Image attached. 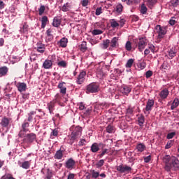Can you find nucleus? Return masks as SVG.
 <instances>
[{"mask_svg": "<svg viewBox=\"0 0 179 179\" xmlns=\"http://www.w3.org/2000/svg\"><path fill=\"white\" fill-rule=\"evenodd\" d=\"M125 48L127 51H131L132 50V43H131V41H127L125 45Z\"/></svg>", "mask_w": 179, "mask_h": 179, "instance_id": "46", "label": "nucleus"}, {"mask_svg": "<svg viewBox=\"0 0 179 179\" xmlns=\"http://www.w3.org/2000/svg\"><path fill=\"white\" fill-rule=\"evenodd\" d=\"M157 2V0H148V6H153Z\"/></svg>", "mask_w": 179, "mask_h": 179, "instance_id": "56", "label": "nucleus"}, {"mask_svg": "<svg viewBox=\"0 0 179 179\" xmlns=\"http://www.w3.org/2000/svg\"><path fill=\"white\" fill-rule=\"evenodd\" d=\"M145 47H146V43L143 40V38H139V41L138 43V50L142 52L145 50Z\"/></svg>", "mask_w": 179, "mask_h": 179, "instance_id": "10", "label": "nucleus"}, {"mask_svg": "<svg viewBox=\"0 0 179 179\" xmlns=\"http://www.w3.org/2000/svg\"><path fill=\"white\" fill-rule=\"evenodd\" d=\"M41 29H45V26H47V23H48V22H50L48 20V17H47V15H44L41 18Z\"/></svg>", "mask_w": 179, "mask_h": 179, "instance_id": "21", "label": "nucleus"}, {"mask_svg": "<svg viewBox=\"0 0 179 179\" xmlns=\"http://www.w3.org/2000/svg\"><path fill=\"white\" fill-rule=\"evenodd\" d=\"M171 160V157H170L169 155H166L164 158V162L166 164V166H167V164H170V162Z\"/></svg>", "mask_w": 179, "mask_h": 179, "instance_id": "50", "label": "nucleus"}, {"mask_svg": "<svg viewBox=\"0 0 179 179\" xmlns=\"http://www.w3.org/2000/svg\"><path fill=\"white\" fill-rule=\"evenodd\" d=\"M134 61L135 60L134 59H129L125 65L126 68H131L132 65H134Z\"/></svg>", "mask_w": 179, "mask_h": 179, "instance_id": "42", "label": "nucleus"}, {"mask_svg": "<svg viewBox=\"0 0 179 179\" xmlns=\"http://www.w3.org/2000/svg\"><path fill=\"white\" fill-rule=\"evenodd\" d=\"M79 48L82 52H86V51H87V43L86 41H83L79 45Z\"/></svg>", "mask_w": 179, "mask_h": 179, "instance_id": "28", "label": "nucleus"}, {"mask_svg": "<svg viewBox=\"0 0 179 179\" xmlns=\"http://www.w3.org/2000/svg\"><path fill=\"white\" fill-rule=\"evenodd\" d=\"M20 167L24 169V170H29L30 169V166L31 163L30 161H24V162H18Z\"/></svg>", "mask_w": 179, "mask_h": 179, "instance_id": "13", "label": "nucleus"}, {"mask_svg": "<svg viewBox=\"0 0 179 179\" xmlns=\"http://www.w3.org/2000/svg\"><path fill=\"white\" fill-rule=\"evenodd\" d=\"M176 50L175 49H171L169 52V55L171 58H174V57H176Z\"/></svg>", "mask_w": 179, "mask_h": 179, "instance_id": "47", "label": "nucleus"}, {"mask_svg": "<svg viewBox=\"0 0 179 179\" xmlns=\"http://www.w3.org/2000/svg\"><path fill=\"white\" fill-rule=\"evenodd\" d=\"M140 12L142 15H147L148 14V7L145 4H142L141 7Z\"/></svg>", "mask_w": 179, "mask_h": 179, "instance_id": "37", "label": "nucleus"}, {"mask_svg": "<svg viewBox=\"0 0 179 179\" xmlns=\"http://www.w3.org/2000/svg\"><path fill=\"white\" fill-rule=\"evenodd\" d=\"M62 100V96H61V94L57 93L55 96V99L52 100L55 103H61V101Z\"/></svg>", "mask_w": 179, "mask_h": 179, "instance_id": "32", "label": "nucleus"}, {"mask_svg": "<svg viewBox=\"0 0 179 179\" xmlns=\"http://www.w3.org/2000/svg\"><path fill=\"white\" fill-rule=\"evenodd\" d=\"M106 132L108 134H114L115 132V127L111 124H108L106 127Z\"/></svg>", "mask_w": 179, "mask_h": 179, "instance_id": "30", "label": "nucleus"}, {"mask_svg": "<svg viewBox=\"0 0 179 179\" xmlns=\"http://www.w3.org/2000/svg\"><path fill=\"white\" fill-rule=\"evenodd\" d=\"M165 170H166V171H171V170L177 171V170H179L178 158H177L176 157H172L171 158L170 163L165 165Z\"/></svg>", "mask_w": 179, "mask_h": 179, "instance_id": "2", "label": "nucleus"}, {"mask_svg": "<svg viewBox=\"0 0 179 179\" xmlns=\"http://www.w3.org/2000/svg\"><path fill=\"white\" fill-rule=\"evenodd\" d=\"M103 166H104V159H101L96 164V169H100V167H103Z\"/></svg>", "mask_w": 179, "mask_h": 179, "instance_id": "45", "label": "nucleus"}, {"mask_svg": "<svg viewBox=\"0 0 179 179\" xmlns=\"http://www.w3.org/2000/svg\"><path fill=\"white\" fill-rule=\"evenodd\" d=\"M176 136V132H171L167 134L166 138L173 139Z\"/></svg>", "mask_w": 179, "mask_h": 179, "instance_id": "54", "label": "nucleus"}, {"mask_svg": "<svg viewBox=\"0 0 179 179\" xmlns=\"http://www.w3.org/2000/svg\"><path fill=\"white\" fill-rule=\"evenodd\" d=\"M162 69L167 70L170 68V65H169V63L167 62H164L162 65L161 66Z\"/></svg>", "mask_w": 179, "mask_h": 179, "instance_id": "48", "label": "nucleus"}, {"mask_svg": "<svg viewBox=\"0 0 179 179\" xmlns=\"http://www.w3.org/2000/svg\"><path fill=\"white\" fill-rule=\"evenodd\" d=\"M16 87L17 88L18 92H26V90L27 89V85L24 83H18L16 85Z\"/></svg>", "mask_w": 179, "mask_h": 179, "instance_id": "9", "label": "nucleus"}, {"mask_svg": "<svg viewBox=\"0 0 179 179\" xmlns=\"http://www.w3.org/2000/svg\"><path fill=\"white\" fill-rule=\"evenodd\" d=\"M8 71L9 69H8L6 66L0 67V78H2V76H6Z\"/></svg>", "mask_w": 179, "mask_h": 179, "instance_id": "20", "label": "nucleus"}, {"mask_svg": "<svg viewBox=\"0 0 179 179\" xmlns=\"http://www.w3.org/2000/svg\"><path fill=\"white\" fill-rule=\"evenodd\" d=\"M155 30L157 33V38H163L164 36H166L167 33V30L166 29V27H161L160 25H157L155 27Z\"/></svg>", "mask_w": 179, "mask_h": 179, "instance_id": "4", "label": "nucleus"}, {"mask_svg": "<svg viewBox=\"0 0 179 179\" xmlns=\"http://www.w3.org/2000/svg\"><path fill=\"white\" fill-rule=\"evenodd\" d=\"M54 38L53 36H49L45 37V41L46 43H51Z\"/></svg>", "mask_w": 179, "mask_h": 179, "instance_id": "58", "label": "nucleus"}, {"mask_svg": "<svg viewBox=\"0 0 179 179\" xmlns=\"http://www.w3.org/2000/svg\"><path fill=\"white\" fill-rule=\"evenodd\" d=\"M96 76L98 78H100V79H101V78H103L104 76V72L103 71V70H99L96 71Z\"/></svg>", "mask_w": 179, "mask_h": 179, "instance_id": "53", "label": "nucleus"}, {"mask_svg": "<svg viewBox=\"0 0 179 179\" xmlns=\"http://www.w3.org/2000/svg\"><path fill=\"white\" fill-rule=\"evenodd\" d=\"M46 177H50V178H52V171L51 170H50V169H47Z\"/></svg>", "mask_w": 179, "mask_h": 179, "instance_id": "61", "label": "nucleus"}, {"mask_svg": "<svg viewBox=\"0 0 179 179\" xmlns=\"http://www.w3.org/2000/svg\"><path fill=\"white\" fill-rule=\"evenodd\" d=\"M55 108V103L54 101H51L50 103H48V108L49 110L50 114H52Z\"/></svg>", "mask_w": 179, "mask_h": 179, "instance_id": "23", "label": "nucleus"}, {"mask_svg": "<svg viewBox=\"0 0 179 179\" xmlns=\"http://www.w3.org/2000/svg\"><path fill=\"white\" fill-rule=\"evenodd\" d=\"M0 124L3 128H7L9 126V119L8 117H3Z\"/></svg>", "mask_w": 179, "mask_h": 179, "instance_id": "22", "label": "nucleus"}, {"mask_svg": "<svg viewBox=\"0 0 179 179\" xmlns=\"http://www.w3.org/2000/svg\"><path fill=\"white\" fill-rule=\"evenodd\" d=\"M100 176V173L99 172H96L94 170L92 171V178H98V177Z\"/></svg>", "mask_w": 179, "mask_h": 179, "instance_id": "51", "label": "nucleus"}, {"mask_svg": "<svg viewBox=\"0 0 179 179\" xmlns=\"http://www.w3.org/2000/svg\"><path fill=\"white\" fill-rule=\"evenodd\" d=\"M57 45L59 47L65 48L68 45V38H62L58 43Z\"/></svg>", "mask_w": 179, "mask_h": 179, "instance_id": "15", "label": "nucleus"}, {"mask_svg": "<svg viewBox=\"0 0 179 179\" xmlns=\"http://www.w3.org/2000/svg\"><path fill=\"white\" fill-rule=\"evenodd\" d=\"M99 90H100V85L96 83H92L86 87L87 93H97Z\"/></svg>", "mask_w": 179, "mask_h": 179, "instance_id": "3", "label": "nucleus"}, {"mask_svg": "<svg viewBox=\"0 0 179 179\" xmlns=\"http://www.w3.org/2000/svg\"><path fill=\"white\" fill-rule=\"evenodd\" d=\"M28 131L26 130H23V129H20L19 134H18V136L20 138H26V133H27Z\"/></svg>", "mask_w": 179, "mask_h": 179, "instance_id": "43", "label": "nucleus"}, {"mask_svg": "<svg viewBox=\"0 0 179 179\" xmlns=\"http://www.w3.org/2000/svg\"><path fill=\"white\" fill-rule=\"evenodd\" d=\"M118 45V37H114L112 38L111 41H110V48H117Z\"/></svg>", "mask_w": 179, "mask_h": 179, "instance_id": "14", "label": "nucleus"}, {"mask_svg": "<svg viewBox=\"0 0 179 179\" xmlns=\"http://www.w3.org/2000/svg\"><path fill=\"white\" fill-rule=\"evenodd\" d=\"M110 46V39H106L103 41L102 48L103 50H107Z\"/></svg>", "mask_w": 179, "mask_h": 179, "instance_id": "33", "label": "nucleus"}, {"mask_svg": "<svg viewBox=\"0 0 179 179\" xmlns=\"http://www.w3.org/2000/svg\"><path fill=\"white\" fill-rule=\"evenodd\" d=\"M30 127V124H29V122H25L22 124V127L21 129L24 130V131H27L29 132V127Z\"/></svg>", "mask_w": 179, "mask_h": 179, "instance_id": "39", "label": "nucleus"}, {"mask_svg": "<svg viewBox=\"0 0 179 179\" xmlns=\"http://www.w3.org/2000/svg\"><path fill=\"white\" fill-rule=\"evenodd\" d=\"M173 146V141H170L167 143L165 146V149H170Z\"/></svg>", "mask_w": 179, "mask_h": 179, "instance_id": "59", "label": "nucleus"}, {"mask_svg": "<svg viewBox=\"0 0 179 179\" xmlns=\"http://www.w3.org/2000/svg\"><path fill=\"white\" fill-rule=\"evenodd\" d=\"M86 76V71H83L80 73L77 78L76 83L77 85H82L85 82V77Z\"/></svg>", "mask_w": 179, "mask_h": 179, "instance_id": "7", "label": "nucleus"}, {"mask_svg": "<svg viewBox=\"0 0 179 179\" xmlns=\"http://www.w3.org/2000/svg\"><path fill=\"white\" fill-rule=\"evenodd\" d=\"M82 127L77 126L71 132V135L69 136L71 145H73L76 141H78L82 136Z\"/></svg>", "mask_w": 179, "mask_h": 179, "instance_id": "1", "label": "nucleus"}, {"mask_svg": "<svg viewBox=\"0 0 179 179\" xmlns=\"http://www.w3.org/2000/svg\"><path fill=\"white\" fill-rule=\"evenodd\" d=\"M99 150H100V148L99 147V144L97 143H94L91 145V152H92V153H97V152H99Z\"/></svg>", "mask_w": 179, "mask_h": 179, "instance_id": "27", "label": "nucleus"}, {"mask_svg": "<svg viewBox=\"0 0 179 179\" xmlns=\"http://www.w3.org/2000/svg\"><path fill=\"white\" fill-rule=\"evenodd\" d=\"M171 3L173 6H177L179 3V0H171Z\"/></svg>", "mask_w": 179, "mask_h": 179, "instance_id": "63", "label": "nucleus"}, {"mask_svg": "<svg viewBox=\"0 0 179 179\" xmlns=\"http://www.w3.org/2000/svg\"><path fill=\"white\" fill-rule=\"evenodd\" d=\"M150 160H152V156H150V155L144 157L145 163H149L150 162Z\"/></svg>", "mask_w": 179, "mask_h": 179, "instance_id": "62", "label": "nucleus"}, {"mask_svg": "<svg viewBox=\"0 0 179 179\" xmlns=\"http://www.w3.org/2000/svg\"><path fill=\"white\" fill-rule=\"evenodd\" d=\"M116 170L121 174H125V173H131V171H132V168L127 165L120 164L116 166Z\"/></svg>", "mask_w": 179, "mask_h": 179, "instance_id": "5", "label": "nucleus"}, {"mask_svg": "<svg viewBox=\"0 0 179 179\" xmlns=\"http://www.w3.org/2000/svg\"><path fill=\"white\" fill-rule=\"evenodd\" d=\"M153 106H155V101L153 99H148L145 106V111H152Z\"/></svg>", "mask_w": 179, "mask_h": 179, "instance_id": "12", "label": "nucleus"}, {"mask_svg": "<svg viewBox=\"0 0 179 179\" xmlns=\"http://www.w3.org/2000/svg\"><path fill=\"white\" fill-rule=\"evenodd\" d=\"M136 149L138 152H143V150H145V149H146V146L143 143H139L137 145Z\"/></svg>", "mask_w": 179, "mask_h": 179, "instance_id": "36", "label": "nucleus"}, {"mask_svg": "<svg viewBox=\"0 0 179 179\" xmlns=\"http://www.w3.org/2000/svg\"><path fill=\"white\" fill-rule=\"evenodd\" d=\"M101 10H102L101 7L97 8L96 10L95 15H96V16L101 15V13H103Z\"/></svg>", "mask_w": 179, "mask_h": 179, "instance_id": "57", "label": "nucleus"}, {"mask_svg": "<svg viewBox=\"0 0 179 179\" xmlns=\"http://www.w3.org/2000/svg\"><path fill=\"white\" fill-rule=\"evenodd\" d=\"M51 136H58V130L57 129H55L51 132Z\"/></svg>", "mask_w": 179, "mask_h": 179, "instance_id": "60", "label": "nucleus"}, {"mask_svg": "<svg viewBox=\"0 0 179 179\" xmlns=\"http://www.w3.org/2000/svg\"><path fill=\"white\" fill-rule=\"evenodd\" d=\"M131 87L125 85L122 87L120 91L123 94H125L126 96H128V94H129V93H131Z\"/></svg>", "mask_w": 179, "mask_h": 179, "instance_id": "19", "label": "nucleus"}, {"mask_svg": "<svg viewBox=\"0 0 179 179\" xmlns=\"http://www.w3.org/2000/svg\"><path fill=\"white\" fill-rule=\"evenodd\" d=\"M86 143V140L81 138L80 141L78 142V146H83L85 143Z\"/></svg>", "mask_w": 179, "mask_h": 179, "instance_id": "64", "label": "nucleus"}, {"mask_svg": "<svg viewBox=\"0 0 179 179\" xmlns=\"http://www.w3.org/2000/svg\"><path fill=\"white\" fill-rule=\"evenodd\" d=\"M153 75V71L149 70L145 73V78L149 79V78L152 77Z\"/></svg>", "mask_w": 179, "mask_h": 179, "instance_id": "55", "label": "nucleus"}, {"mask_svg": "<svg viewBox=\"0 0 179 179\" xmlns=\"http://www.w3.org/2000/svg\"><path fill=\"white\" fill-rule=\"evenodd\" d=\"M110 26H111V27H113V29H115V27H118V26H120V23H118L115 20V19L110 20Z\"/></svg>", "mask_w": 179, "mask_h": 179, "instance_id": "35", "label": "nucleus"}, {"mask_svg": "<svg viewBox=\"0 0 179 179\" xmlns=\"http://www.w3.org/2000/svg\"><path fill=\"white\" fill-rule=\"evenodd\" d=\"M103 34V31L100 29H94L92 31L93 36H99V34Z\"/></svg>", "mask_w": 179, "mask_h": 179, "instance_id": "49", "label": "nucleus"}, {"mask_svg": "<svg viewBox=\"0 0 179 179\" xmlns=\"http://www.w3.org/2000/svg\"><path fill=\"white\" fill-rule=\"evenodd\" d=\"M75 166V160H73L72 158H70L66 163V169H69L70 170H72L73 169V166Z\"/></svg>", "mask_w": 179, "mask_h": 179, "instance_id": "17", "label": "nucleus"}, {"mask_svg": "<svg viewBox=\"0 0 179 179\" xmlns=\"http://www.w3.org/2000/svg\"><path fill=\"white\" fill-rule=\"evenodd\" d=\"M45 10V6H41V7L38 9V12H39L38 15H39V16H41L43 15V13H44Z\"/></svg>", "mask_w": 179, "mask_h": 179, "instance_id": "52", "label": "nucleus"}, {"mask_svg": "<svg viewBox=\"0 0 179 179\" xmlns=\"http://www.w3.org/2000/svg\"><path fill=\"white\" fill-rule=\"evenodd\" d=\"M61 17H55L52 22L53 27H59L61 26Z\"/></svg>", "mask_w": 179, "mask_h": 179, "instance_id": "16", "label": "nucleus"}, {"mask_svg": "<svg viewBox=\"0 0 179 179\" xmlns=\"http://www.w3.org/2000/svg\"><path fill=\"white\" fill-rule=\"evenodd\" d=\"M49 60L52 62V65H55V64L58 63V58L54 55L50 57Z\"/></svg>", "mask_w": 179, "mask_h": 179, "instance_id": "38", "label": "nucleus"}, {"mask_svg": "<svg viewBox=\"0 0 179 179\" xmlns=\"http://www.w3.org/2000/svg\"><path fill=\"white\" fill-rule=\"evenodd\" d=\"M179 105V100L178 99L176 98L171 106V110H175V108H177V107H178Z\"/></svg>", "mask_w": 179, "mask_h": 179, "instance_id": "31", "label": "nucleus"}, {"mask_svg": "<svg viewBox=\"0 0 179 179\" xmlns=\"http://www.w3.org/2000/svg\"><path fill=\"white\" fill-rule=\"evenodd\" d=\"M138 122L139 127H143V124H145V116H143V115H138Z\"/></svg>", "mask_w": 179, "mask_h": 179, "instance_id": "29", "label": "nucleus"}, {"mask_svg": "<svg viewBox=\"0 0 179 179\" xmlns=\"http://www.w3.org/2000/svg\"><path fill=\"white\" fill-rule=\"evenodd\" d=\"M36 50L38 52H40L41 54H43V52H45V45L43 44L41 42H38L36 44Z\"/></svg>", "mask_w": 179, "mask_h": 179, "instance_id": "11", "label": "nucleus"}, {"mask_svg": "<svg viewBox=\"0 0 179 179\" xmlns=\"http://www.w3.org/2000/svg\"><path fill=\"white\" fill-rule=\"evenodd\" d=\"M65 85H66L65 82H62L59 83L57 86L58 89H59V92L63 96H65V94H66V87H65Z\"/></svg>", "mask_w": 179, "mask_h": 179, "instance_id": "8", "label": "nucleus"}, {"mask_svg": "<svg viewBox=\"0 0 179 179\" xmlns=\"http://www.w3.org/2000/svg\"><path fill=\"white\" fill-rule=\"evenodd\" d=\"M124 9V6H122V4L119 3L116 6L115 10L117 13H121L122 12V10Z\"/></svg>", "mask_w": 179, "mask_h": 179, "instance_id": "41", "label": "nucleus"}, {"mask_svg": "<svg viewBox=\"0 0 179 179\" xmlns=\"http://www.w3.org/2000/svg\"><path fill=\"white\" fill-rule=\"evenodd\" d=\"M43 66L45 69H51L52 68V62L50 61V59H45Z\"/></svg>", "mask_w": 179, "mask_h": 179, "instance_id": "18", "label": "nucleus"}, {"mask_svg": "<svg viewBox=\"0 0 179 179\" xmlns=\"http://www.w3.org/2000/svg\"><path fill=\"white\" fill-rule=\"evenodd\" d=\"M72 9V6L69 3H66L62 7V12H69Z\"/></svg>", "mask_w": 179, "mask_h": 179, "instance_id": "25", "label": "nucleus"}, {"mask_svg": "<svg viewBox=\"0 0 179 179\" xmlns=\"http://www.w3.org/2000/svg\"><path fill=\"white\" fill-rule=\"evenodd\" d=\"M37 139V136L34 133L28 134L26 137L23 139L24 142L27 141V143H33L34 141Z\"/></svg>", "mask_w": 179, "mask_h": 179, "instance_id": "6", "label": "nucleus"}, {"mask_svg": "<svg viewBox=\"0 0 179 179\" xmlns=\"http://www.w3.org/2000/svg\"><path fill=\"white\" fill-rule=\"evenodd\" d=\"M20 31L22 33H24V34H26L27 31H29V25H27V23L24 22L23 24V26L21 28Z\"/></svg>", "mask_w": 179, "mask_h": 179, "instance_id": "34", "label": "nucleus"}, {"mask_svg": "<svg viewBox=\"0 0 179 179\" xmlns=\"http://www.w3.org/2000/svg\"><path fill=\"white\" fill-rule=\"evenodd\" d=\"M58 66H60L61 68H66L68 64L64 60L57 62Z\"/></svg>", "mask_w": 179, "mask_h": 179, "instance_id": "40", "label": "nucleus"}, {"mask_svg": "<svg viewBox=\"0 0 179 179\" xmlns=\"http://www.w3.org/2000/svg\"><path fill=\"white\" fill-rule=\"evenodd\" d=\"M169 90L164 89L159 93V97L162 99H167V96H169Z\"/></svg>", "mask_w": 179, "mask_h": 179, "instance_id": "24", "label": "nucleus"}, {"mask_svg": "<svg viewBox=\"0 0 179 179\" xmlns=\"http://www.w3.org/2000/svg\"><path fill=\"white\" fill-rule=\"evenodd\" d=\"M54 157H55V159H57V160H61V159H62V157H64V151H62V150H57L56 152Z\"/></svg>", "mask_w": 179, "mask_h": 179, "instance_id": "26", "label": "nucleus"}, {"mask_svg": "<svg viewBox=\"0 0 179 179\" xmlns=\"http://www.w3.org/2000/svg\"><path fill=\"white\" fill-rule=\"evenodd\" d=\"M108 149H103V150H102V152L98 155V157L101 159V157H103V156L108 155Z\"/></svg>", "mask_w": 179, "mask_h": 179, "instance_id": "44", "label": "nucleus"}]
</instances>
